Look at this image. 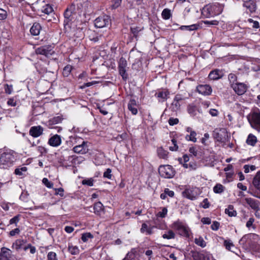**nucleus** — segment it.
<instances>
[{
  "instance_id": "6",
  "label": "nucleus",
  "mask_w": 260,
  "mask_h": 260,
  "mask_svg": "<svg viewBox=\"0 0 260 260\" xmlns=\"http://www.w3.org/2000/svg\"><path fill=\"white\" fill-rule=\"evenodd\" d=\"M172 228L178 231L179 234L183 236L189 237V230L182 222L178 220L174 222Z\"/></svg>"
},
{
  "instance_id": "4",
  "label": "nucleus",
  "mask_w": 260,
  "mask_h": 260,
  "mask_svg": "<svg viewBox=\"0 0 260 260\" xmlns=\"http://www.w3.org/2000/svg\"><path fill=\"white\" fill-rule=\"evenodd\" d=\"M160 175L165 178H172L175 175V171L170 165L160 166L158 169Z\"/></svg>"
},
{
  "instance_id": "9",
  "label": "nucleus",
  "mask_w": 260,
  "mask_h": 260,
  "mask_svg": "<svg viewBox=\"0 0 260 260\" xmlns=\"http://www.w3.org/2000/svg\"><path fill=\"white\" fill-rule=\"evenodd\" d=\"M110 20V17L108 15L100 16L94 21L95 26L99 28L106 27L109 24Z\"/></svg>"
},
{
  "instance_id": "28",
  "label": "nucleus",
  "mask_w": 260,
  "mask_h": 260,
  "mask_svg": "<svg viewBox=\"0 0 260 260\" xmlns=\"http://www.w3.org/2000/svg\"><path fill=\"white\" fill-rule=\"evenodd\" d=\"M252 183L253 186L260 191V171L256 173L253 178Z\"/></svg>"
},
{
  "instance_id": "61",
  "label": "nucleus",
  "mask_w": 260,
  "mask_h": 260,
  "mask_svg": "<svg viewBox=\"0 0 260 260\" xmlns=\"http://www.w3.org/2000/svg\"><path fill=\"white\" fill-rule=\"evenodd\" d=\"M220 226V223L219 222L214 221L213 222L211 225V229L213 231H217Z\"/></svg>"
},
{
  "instance_id": "60",
  "label": "nucleus",
  "mask_w": 260,
  "mask_h": 260,
  "mask_svg": "<svg viewBox=\"0 0 260 260\" xmlns=\"http://www.w3.org/2000/svg\"><path fill=\"white\" fill-rule=\"evenodd\" d=\"M210 203L208 201V199H204L201 203V206L204 209H207L210 207Z\"/></svg>"
},
{
  "instance_id": "3",
  "label": "nucleus",
  "mask_w": 260,
  "mask_h": 260,
  "mask_svg": "<svg viewBox=\"0 0 260 260\" xmlns=\"http://www.w3.org/2000/svg\"><path fill=\"white\" fill-rule=\"evenodd\" d=\"M219 6L218 3L206 5L203 8L202 13L206 17L218 15L221 12V10H219Z\"/></svg>"
},
{
  "instance_id": "51",
  "label": "nucleus",
  "mask_w": 260,
  "mask_h": 260,
  "mask_svg": "<svg viewBox=\"0 0 260 260\" xmlns=\"http://www.w3.org/2000/svg\"><path fill=\"white\" fill-rule=\"evenodd\" d=\"M214 137L218 142H224L225 140V137H223L222 135L218 133H214Z\"/></svg>"
},
{
  "instance_id": "8",
  "label": "nucleus",
  "mask_w": 260,
  "mask_h": 260,
  "mask_svg": "<svg viewBox=\"0 0 260 260\" xmlns=\"http://www.w3.org/2000/svg\"><path fill=\"white\" fill-rule=\"evenodd\" d=\"M231 88L233 89L237 95H242L246 92L249 86L245 83L238 82L231 87Z\"/></svg>"
},
{
  "instance_id": "11",
  "label": "nucleus",
  "mask_w": 260,
  "mask_h": 260,
  "mask_svg": "<svg viewBox=\"0 0 260 260\" xmlns=\"http://www.w3.org/2000/svg\"><path fill=\"white\" fill-rule=\"evenodd\" d=\"M82 140V139H81ZM87 142L82 141L81 144L75 146L73 148V151L75 153L85 154L88 151V146Z\"/></svg>"
},
{
  "instance_id": "23",
  "label": "nucleus",
  "mask_w": 260,
  "mask_h": 260,
  "mask_svg": "<svg viewBox=\"0 0 260 260\" xmlns=\"http://www.w3.org/2000/svg\"><path fill=\"white\" fill-rule=\"evenodd\" d=\"M42 27L39 23L35 22L30 29V32L33 36H38L40 34Z\"/></svg>"
},
{
  "instance_id": "27",
  "label": "nucleus",
  "mask_w": 260,
  "mask_h": 260,
  "mask_svg": "<svg viewBox=\"0 0 260 260\" xmlns=\"http://www.w3.org/2000/svg\"><path fill=\"white\" fill-rule=\"evenodd\" d=\"M93 209L94 213L98 215H100L104 210L103 205L100 202L95 203L93 206Z\"/></svg>"
},
{
  "instance_id": "2",
  "label": "nucleus",
  "mask_w": 260,
  "mask_h": 260,
  "mask_svg": "<svg viewBox=\"0 0 260 260\" xmlns=\"http://www.w3.org/2000/svg\"><path fill=\"white\" fill-rule=\"evenodd\" d=\"M16 160L15 152L11 150L3 152L0 156V168L7 169L14 165Z\"/></svg>"
},
{
  "instance_id": "13",
  "label": "nucleus",
  "mask_w": 260,
  "mask_h": 260,
  "mask_svg": "<svg viewBox=\"0 0 260 260\" xmlns=\"http://www.w3.org/2000/svg\"><path fill=\"white\" fill-rule=\"evenodd\" d=\"M88 4L87 2H78L75 4V6L78 15L80 16L82 13L84 15L89 14V11L87 10L86 7H87Z\"/></svg>"
},
{
  "instance_id": "49",
  "label": "nucleus",
  "mask_w": 260,
  "mask_h": 260,
  "mask_svg": "<svg viewBox=\"0 0 260 260\" xmlns=\"http://www.w3.org/2000/svg\"><path fill=\"white\" fill-rule=\"evenodd\" d=\"M72 69V67L71 66L68 65L66 66L63 70V75L65 77H68L70 73H71Z\"/></svg>"
},
{
  "instance_id": "10",
  "label": "nucleus",
  "mask_w": 260,
  "mask_h": 260,
  "mask_svg": "<svg viewBox=\"0 0 260 260\" xmlns=\"http://www.w3.org/2000/svg\"><path fill=\"white\" fill-rule=\"evenodd\" d=\"M248 121L253 128L260 131V113L253 112L251 117L248 118Z\"/></svg>"
},
{
  "instance_id": "55",
  "label": "nucleus",
  "mask_w": 260,
  "mask_h": 260,
  "mask_svg": "<svg viewBox=\"0 0 260 260\" xmlns=\"http://www.w3.org/2000/svg\"><path fill=\"white\" fill-rule=\"evenodd\" d=\"M28 196L29 194L27 191H23L19 197V199L24 202H27L28 201Z\"/></svg>"
},
{
  "instance_id": "40",
  "label": "nucleus",
  "mask_w": 260,
  "mask_h": 260,
  "mask_svg": "<svg viewBox=\"0 0 260 260\" xmlns=\"http://www.w3.org/2000/svg\"><path fill=\"white\" fill-rule=\"evenodd\" d=\"M42 12L49 15L53 12L52 7L49 4L45 5L42 9Z\"/></svg>"
},
{
  "instance_id": "37",
  "label": "nucleus",
  "mask_w": 260,
  "mask_h": 260,
  "mask_svg": "<svg viewBox=\"0 0 260 260\" xmlns=\"http://www.w3.org/2000/svg\"><path fill=\"white\" fill-rule=\"evenodd\" d=\"M161 16L165 20L169 19L172 16L171 10L167 8L165 9L161 13Z\"/></svg>"
},
{
  "instance_id": "44",
  "label": "nucleus",
  "mask_w": 260,
  "mask_h": 260,
  "mask_svg": "<svg viewBox=\"0 0 260 260\" xmlns=\"http://www.w3.org/2000/svg\"><path fill=\"white\" fill-rule=\"evenodd\" d=\"M94 179L92 178L83 179L82 181V184L88 186H92L93 185Z\"/></svg>"
},
{
  "instance_id": "64",
  "label": "nucleus",
  "mask_w": 260,
  "mask_h": 260,
  "mask_svg": "<svg viewBox=\"0 0 260 260\" xmlns=\"http://www.w3.org/2000/svg\"><path fill=\"white\" fill-rule=\"evenodd\" d=\"M249 23H252V27L254 28H258L259 27V22L257 21H254L253 19L249 18L248 19Z\"/></svg>"
},
{
  "instance_id": "52",
  "label": "nucleus",
  "mask_w": 260,
  "mask_h": 260,
  "mask_svg": "<svg viewBox=\"0 0 260 260\" xmlns=\"http://www.w3.org/2000/svg\"><path fill=\"white\" fill-rule=\"evenodd\" d=\"M43 184L48 188H52L53 186V183L49 181L46 178H44L42 180Z\"/></svg>"
},
{
  "instance_id": "63",
  "label": "nucleus",
  "mask_w": 260,
  "mask_h": 260,
  "mask_svg": "<svg viewBox=\"0 0 260 260\" xmlns=\"http://www.w3.org/2000/svg\"><path fill=\"white\" fill-rule=\"evenodd\" d=\"M7 17V12L4 9L0 8V20H4Z\"/></svg>"
},
{
  "instance_id": "7",
  "label": "nucleus",
  "mask_w": 260,
  "mask_h": 260,
  "mask_svg": "<svg viewBox=\"0 0 260 260\" xmlns=\"http://www.w3.org/2000/svg\"><path fill=\"white\" fill-rule=\"evenodd\" d=\"M127 61L123 57H121L118 62V72L119 74L124 81H126L128 78V75L126 73Z\"/></svg>"
},
{
  "instance_id": "18",
  "label": "nucleus",
  "mask_w": 260,
  "mask_h": 260,
  "mask_svg": "<svg viewBox=\"0 0 260 260\" xmlns=\"http://www.w3.org/2000/svg\"><path fill=\"white\" fill-rule=\"evenodd\" d=\"M170 92L167 90H160L156 92L155 95L159 102H165L169 97Z\"/></svg>"
},
{
  "instance_id": "1",
  "label": "nucleus",
  "mask_w": 260,
  "mask_h": 260,
  "mask_svg": "<svg viewBox=\"0 0 260 260\" xmlns=\"http://www.w3.org/2000/svg\"><path fill=\"white\" fill-rule=\"evenodd\" d=\"M78 13L75 6V3L72 4L65 10L64 12V27L66 31L70 30L72 24L74 22L77 17Z\"/></svg>"
},
{
  "instance_id": "59",
  "label": "nucleus",
  "mask_w": 260,
  "mask_h": 260,
  "mask_svg": "<svg viewBox=\"0 0 260 260\" xmlns=\"http://www.w3.org/2000/svg\"><path fill=\"white\" fill-rule=\"evenodd\" d=\"M5 92L8 94H10L13 91V86L12 85L6 84L5 85Z\"/></svg>"
},
{
  "instance_id": "53",
  "label": "nucleus",
  "mask_w": 260,
  "mask_h": 260,
  "mask_svg": "<svg viewBox=\"0 0 260 260\" xmlns=\"http://www.w3.org/2000/svg\"><path fill=\"white\" fill-rule=\"evenodd\" d=\"M20 215L19 214L15 216L10 220L9 223L10 224H15L16 225H17V223L20 220Z\"/></svg>"
},
{
  "instance_id": "24",
  "label": "nucleus",
  "mask_w": 260,
  "mask_h": 260,
  "mask_svg": "<svg viewBox=\"0 0 260 260\" xmlns=\"http://www.w3.org/2000/svg\"><path fill=\"white\" fill-rule=\"evenodd\" d=\"M186 131L190 133V135H187L185 137V139L187 141H190L193 142L197 141L196 135L197 133L195 131H192V128L188 127L186 128Z\"/></svg>"
},
{
  "instance_id": "43",
  "label": "nucleus",
  "mask_w": 260,
  "mask_h": 260,
  "mask_svg": "<svg viewBox=\"0 0 260 260\" xmlns=\"http://www.w3.org/2000/svg\"><path fill=\"white\" fill-rule=\"evenodd\" d=\"M47 260H58V258L55 252L50 251L47 255Z\"/></svg>"
},
{
  "instance_id": "21",
  "label": "nucleus",
  "mask_w": 260,
  "mask_h": 260,
  "mask_svg": "<svg viewBox=\"0 0 260 260\" xmlns=\"http://www.w3.org/2000/svg\"><path fill=\"white\" fill-rule=\"evenodd\" d=\"M243 6L249 10L250 12H254L256 10V5L254 0H242Z\"/></svg>"
},
{
  "instance_id": "47",
  "label": "nucleus",
  "mask_w": 260,
  "mask_h": 260,
  "mask_svg": "<svg viewBox=\"0 0 260 260\" xmlns=\"http://www.w3.org/2000/svg\"><path fill=\"white\" fill-rule=\"evenodd\" d=\"M194 242L197 245L202 247H204L206 246V243L204 239L201 237H200L199 238H196L194 240Z\"/></svg>"
},
{
  "instance_id": "19",
  "label": "nucleus",
  "mask_w": 260,
  "mask_h": 260,
  "mask_svg": "<svg viewBox=\"0 0 260 260\" xmlns=\"http://www.w3.org/2000/svg\"><path fill=\"white\" fill-rule=\"evenodd\" d=\"M138 107L139 105L136 100L134 99H131L128 103L127 108L133 115H136L138 113Z\"/></svg>"
},
{
  "instance_id": "15",
  "label": "nucleus",
  "mask_w": 260,
  "mask_h": 260,
  "mask_svg": "<svg viewBox=\"0 0 260 260\" xmlns=\"http://www.w3.org/2000/svg\"><path fill=\"white\" fill-rule=\"evenodd\" d=\"M197 91L203 95H209L212 93V89L211 87L208 84H201L197 87Z\"/></svg>"
},
{
  "instance_id": "56",
  "label": "nucleus",
  "mask_w": 260,
  "mask_h": 260,
  "mask_svg": "<svg viewBox=\"0 0 260 260\" xmlns=\"http://www.w3.org/2000/svg\"><path fill=\"white\" fill-rule=\"evenodd\" d=\"M62 119H63V118L61 116H58L53 117L51 120H50V121L52 124H57V123L61 122Z\"/></svg>"
},
{
  "instance_id": "54",
  "label": "nucleus",
  "mask_w": 260,
  "mask_h": 260,
  "mask_svg": "<svg viewBox=\"0 0 260 260\" xmlns=\"http://www.w3.org/2000/svg\"><path fill=\"white\" fill-rule=\"evenodd\" d=\"M55 190L54 194L55 196L59 195L61 197H63L64 196V189L63 188L60 187L58 188H53Z\"/></svg>"
},
{
  "instance_id": "48",
  "label": "nucleus",
  "mask_w": 260,
  "mask_h": 260,
  "mask_svg": "<svg viewBox=\"0 0 260 260\" xmlns=\"http://www.w3.org/2000/svg\"><path fill=\"white\" fill-rule=\"evenodd\" d=\"M27 168L26 167H23L20 168H17L15 170V174L17 175L21 176L23 175V172H25L27 171Z\"/></svg>"
},
{
  "instance_id": "25",
  "label": "nucleus",
  "mask_w": 260,
  "mask_h": 260,
  "mask_svg": "<svg viewBox=\"0 0 260 260\" xmlns=\"http://www.w3.org/2000/svg\"><path fill=\"white\" fill-rule=\"evenodd\" d=\"M26 243V240L23 239H17L13 243L12 248L16 251H18L22 248V246Z\"/></svg>"
},
{
  "instance_id": "32",
  "label": "nucleus",
  "mask_w": 260,
  "mask_h": 260,
  "mask_svg": "<svg viewBox=\"0 0 260 260\" xmlns=\"http://www.w3.org/2000/svg\"><path fill=\"white\" fill-rule=\"evenodd\" d=\"M122 0H111L109 9L111 10H115L120 6Z\"/></svg>"
},
{
  "instance_id": "26",
  "label": "nucleus",
  "mask_w": 260,
  "mask_h": 260,
  "mask_svg": "<svg viewBox=\"0 0 260 260\" xmlns=\"http://www.w3.org/2000/svg\"><path fill=\"white\" fill-rule=\"evenodd\" d=\"M193 192L192 189L186 188L182 192V196L187 199L193 200L196 198V196Z\"/></svg>"
},
{
  "instance_id": "14",
  "label": "nucleus",
  "mask_w": 260,
  "mask_h": 260,
  "mask_svg": "<svg viewBox=\"0 0 260 260\" xmlns=\"http://www.w3.org/2000/svg\"><path fill=\"white\" fill-rule=\"evenodd\" d=\"M44 128L41 125L31 126L29 131V134L34 138H38L42 135Z\"/></svg>"
},
{
  "instance_id": "46",
  "label": "nucleus",
  "mask_w": 260,
  "mask_h": 260,
  "mask_svg": "<svg viewBox=\"0 0 260 260\" xmlns=\"http://www.w3.org/2000/svg\"><path fill=\"white\" fill-rule=\"evenodd\" d=\"M203 23L209 26H216L218 25L219 21L216 20H205L203 21Z\"/></svg>"
},
{
  "instance_id": "12",
  "label": "nucleus",
  "mask_w": 260,
  "mask_h": 260,
  "mask_svg": "<svg viewBox=\"0 0 260 260\" xmlns=\"http://www.w3.org/2000/svg\"><path fill=\"white\" fill-rule=\"evenodd\" d=\"M184 98L181 94H177L175 95L174 100L171 104V109L173 111H177L180 108L181 104Z\"/></svg>"
},
{
  "instance_id": "17",
  "label": "nucleus",
  "mask_w": 260,
  "mask_h": 260,
  "mask_svg": "<svg viewBox=\"0 0 260 260\" xmlns=\"http://www.w3.org/2000/svg\"><path fill=\"white\" fill-rule=\"evenodd\" d=\"M253 210L258 211L259 210L260 203L258 200L250 198H245L243 200Z\"/></svg>"
},
{
  "instance_id": "39",
  "label": "nucleus",
  "mask_w": 260,
  "mask_h": 260,
  "mask_svg": "<svg viewBox=\"0 0 260 260\" xmlns=\"http://www.w3.org/2000/svg\"><path fill=\"white\" fill-rule=\"evenodd\" d=\"M197 108L196 106L192 105H189L187 107V111L188 113L192 116H194L197 114Z\"/></svg>"
},
{
  "instance_id": "35",
  "label": "nucleus",
  "mask_w": 260,
  "mask_h": 260,
  "mask_svg": "<svg viewBox=\"0 0 260 260\" xmlns=\"http://www.w3.org/2000/svg\"><path fill=\"white\" fill-rule=\"evenodd\" d=\"M257 142V139L255 136L253 135L252 134H249L248 136V138L246 140V143L247 144L251 145V146H254L255 145V143Z\"/></svg>"
},
{
  "instance_id": "50",
  "label": "nucleus",
  "mask_w": 260,
  "mask_h": 260,
  "mask_svg": "<svg viewBox=\"0 0 260 260\" xmlns=\"http://www.w3.org/2000/svg\"><path fill=\"white\" fill-rule=\"evenodd\" d=\"M142 30L141 28L134 26L131 27V31L135 37H137L139 31Z\"/></svg>"
},
{
  "instance_id": "34",
  "label": "nucleus",
  "mask_w": 260,
  "mask_h": 260,
  "mask_svg": "<svg viewBox=\"0 0 260 260\" xmlns=\"http://www.w3.org/2000/svg\"><path fill=\"white\" fill-rule=\"evenodd\" d=\"M11 253V250L6 247H4L1 248L0 256L8 258L10 256Z\"/></svg>"
},
{
  "instance_id": "38",
  "label": "nucleus",
  "mask_w": 260,
  "mask_h": 260,
  "mask_svg": "<svg viewBox=\"0 0 260 260\" xmlns=\"http://www.w3.org/2000/svg\"><path fill=\"white\" fill-rule=\"evenodd\" d=\"M162 237L164 239H172L175 238V234L173 231L169 230L163 234Z\"/></svg>"
},
{
  "instance_id": "36",
  "label": "nucleus",
  "mask_w": 260,
  "mask_h": 260,
  "mask_svg": "<svg viewBox=\"0 0 260 260\" xmlns=\"http://www.w3.org/2000/svg\"><path fill=\"white\" fill-rule=\"evenodd\" d=\"M157 153L159 158L166 159L168 157V152L160 147L157 149Z\"/></svg>"
},
{
  "instance_id": "58",
  "label": "nucleus",
  "mask_w": 260,
  "mask_h": 260,
  "mask_svg": "<svg viewBox=\"0 0 260 260\" xmlns=\"http://www.w3.org/2000/svg\"><path fill=\"white\" fill-rule=\"evenodd\" d=\"M112 170L111 169L108 168L106 170V171L104 173L103 177L104 178H107L108 179H111L112 178L111 174Z\"/></svg>"
},
{
  "instance_id": "33",
  "label": "nucleus",
  "mask_w": 260,
  "mask_h": 260,
  "mask_svg": "<svg viewBox=\"0 0 260 260\" xmlns=\"http://www.w3.org/2000/svg\"><path fill=\"white\" fill-rule=\"evenodd\" d=\"M68 251L72 255H77L80 252V250L78 246L70 244H69L68 246Z\"/></svg>"
},
{
  "instance_id": "29",
  "label": "nucleus",
  "mask_w": 260,
  "mask_h": 260,
  "mask_svg": "<svg viewBox=\"0 0 260 260\" xmlns=\"http://www.w3.org/2000/svg\"><path fill=\"white\" fill-rule=\"evenodd\" d=\"M225 213L230 217H235L237 215V211L234 209V207L232 205H229L228 208L225 209Z\"/></svg>"
},
{
  "instance_id": "5",
  "label": "nucleus",
  "mask_w": 260,
  "mask_h": 260,
  "mask_svg": "<svg viewBox=\"0 0 260 260\" xmlns=\"http://www.w3.org/2000/svg\"><path fill=\"white\" fill-rule=\"evenodd\" d=\"M53 48L51 45L42 46L36 48L35 52L37 54L43 55L48 57L54 53Z\"/></svg>"
},
{
  "instance_id": "62",
  "label": "nucleus",
  "mask_w": 260,
  "mask_h": 260,
  "mask_svg": "<svg viewBox=\"0 0 260 260\" xmlns=\"http://www.w3.org/2000/svg\"><path fill=\"white\" fill-rule=\"evenodd\" d=\"M172 142L174 145V146H170L169 147V149L172 151H177L178 148V147L177 145V141L175 140V139H173L172 140Z\"/></svg>"
},
{
  "instance_id": "45",
  "label": "nucleus",
  "mask_w": 260,
  "mask_h": 260,
  "mask_svg": "<svg viewBox=\"0 0 260 260\" xmlns=\"http://www.w3.org/2000/svg\"><path fill=\"white\" fill-rule=\"evenodd\" d=\"M199 147H191L189 149V152L194 156H198L199 155Z\"/></svg>"
},
{
  "instance_id": "57",
  "label": "nucleus",
  "mask_w": 260,
  "mask_h": 260,
  "mask_svg": "<svg viewBox=\"0 0 260 260\" xmlns=\"http://www.w3.org/2000/svg\"><path fill=\"white\" fill-rule=\"evenodd\" d=\"M224 246L225 247V248L230 251L231 250V247H234V244L230 241L224 240Z\"/></svg>"
},
{
  "instance_id": "30",
  "label": "nucleus",
  "mask_w": 260,
  "mask_h": 260,
  "mask_svg": "<svg viewBox=\"0 0 260 260\" xmlns=\"http://www.w3.org/2000/svg\"><path fill=\"white\" fill-rule=\"evenodd\" d=\"M228 80L230 87H232L233 85L238 82L237 76L233 73H230L228 75Z\"/></svg>"
},
{
  "instance_id": "16",
  "label": "nucleus",
  "mask_w": 260,
  "mask_h": 260,
  "mask_svg": "<svg viewBox=\"0 0 260 260\" xmlns=\"http://www.w3.org/2000/svg\"><path fill=\"white\" fill-rule=\"evenodd\" d=\"M192 256L194 260H210L211 254L207 252H193Z\"/></svg>"
},
{
  "instance_id": "31",
  "label": "nucleus",
  "mask_w": 260,
  "mask_h": 260,
  "mask_svg": "<svg viewBox=\"0 0 260 260\" xmlns=\"http://www.w3.org/2000/svg\"><path fill=\"white\" fill-rule=\"evenodd\" d=\"M199 25L198 24H194L190 25H182L180 29L181 30H187L189 31L196 30L199 28Z\"/></svg>"
},
{
  "instance_id": "20",
  "label": "nucleus",
  "mask_w": 260,
  "mask_h": 260,
  "mask_svg": "<svg viewBox=\"0 0 260 260\" xmlns=\"http://www.w3.org/2000/svg\"><path fill=\"white\" fill-rule=\"evenodd\" d=\"M48 143L52 147H56L59 146L61 143V137L57 134L52 136L49 138Z\"/></svg>"
},
{
  "instance_id": "42",
  "label": "nucleus",
  "mask_w": 260,
  "mask_h": 260,
  "mask_svg": "<svg viewBox=\"0 0 260 260\" xmlns=\"http://www.w3.org/2000/svg\"><path fill=\"white\" fill-rule=\"evenodd\" d=\"M93 238V236L90 233H85L82 234L81 239L84 242H86L89 239Z\"/></svg>"
},
{
  "instance_id": "22",
  "label": "nucleus",
  "mask_w": 260,
  "mask_h": 260,
  "mask_svg": "<svg viewBox=\"0 0 260 260\" xmlns=\"http://www.w3.org/2000/svg\"><path fill=\"white\" fill-rule=\"evenodd\" d=\"M223 76L222 71L219 69L212 71L209 74L208 78L211 80H218L222 78Z\"/></svg>"
},
{
  "instance_id": "41",
  "label": "nucleus",
  "mask_w": 260,
  "mask_h": 260,
  "mask_svg": "<svg viewBox=\"0 0 260 260\" xmlns=\"http://www.w3.org/2000/svg\"><path fill=\"white\" fill-rule=\"evenodd\" d=\"M224 187L221 184H217L213 187V191L216 193H221L224 191Z\"/></svg>"
}]
</instances>
